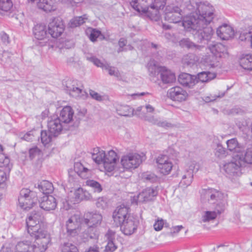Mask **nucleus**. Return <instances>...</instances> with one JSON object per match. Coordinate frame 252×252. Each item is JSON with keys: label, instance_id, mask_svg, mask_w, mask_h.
Masks as SVG:
<instances>
[{"label": "nucleus", "instance_id": "f257e3e1", "mask_svg": "<svg viewBox=\"0 0 252 252\" xmlns=\"http://www.w3.org/2000/svg\"><path fill=\"white\" fill-rule=\"evenodd\" d=\"M181 6L189 15L182 22L185 29L194 35L198 41L211 39L213 30L209 26L214 18V8L209 3L196 2L190 0H183Z\"/></svg>", "mask_w": 252, "mask_h": 252}, {"label": "nucleus", "instance_id": "f03ea898", "mask_svg": "<svg viewBox=\"0 0 252 252\" xmlns=\"http://www.w3.org/2000/svg\"><path fill=\"white\" fill-rule=\"evenodd\" d=\"M42 216L39 212H32L26 220L28 233L34 242L25 240L19 242L15 247V252H44L51 242L49 233L40 228Z\"/></svg>", "mask_w": 252, "mask_h": 252}, {"label": "nucleus", "instance_id": "7ed1b4c3", "mask_svg": "<svg viewBox=\"0 0 252 252\" xmlns=\"http://www.w3.org/2000/svg\"><path fill=\"white\" fill-rule=\"evenodd\" d=\"M147 67L151 81L157 82L161 79L164 84L173 82L175 79V74L164 66L157 65L154 60H151Z\"/></svg>", "mask_w": 252, "mask_h": 252}, {"label": "nucleus", "instance_id": "20e7f679", "mask_svg": "<svg viewBox=\"0 0 252 252\" xmlns=\"http://www.w3.org/2000/svg\"><path fill=\"white\" fill-rule=\"evenodd\" d=\"M102 219L101 215L96 212H88L84 215L82 223L87 226L81 237L84 242L89 239H95L97 237V233L95 227L100 224Z\"/></svg>", "mask_w": 252, "mask_h": 252}, {"label": "nucleus", "instance_id": "39448f33", "mask_svg": "<svg viewBox=\"0 0 252 252\" xmlns=\"http://www.w3.org/2000/svg\"><path fill=\"white\" fill-rule=\"evenodd\" d=\"M145 158V156L143 153H130L124 155L121 159L122 166L116 168V173H118V175L122 177L121 174L126 170L137 168Z\"/></svg>", "mask_w": 252, "mask_h": 252}, {"label": "nucleus", "instance_id": "423d86ee", "mask_svg": "<svg viewBox=\"0 0 252 252\" xmlns=\"http://www.w3.org/2000/svg\"><path fill=\"white\" fill-rule=\"evenodd\" d=\"M37 197L36 193L28 189L21 190L18 198L19 207L23 210H28L37 203Z\"/></svg>", "mask_w": 252, "mask_h": 252}, {"label": "nucleus", "instance_id": "0eeeda50", "mask_svg": "<svg viewBox=\"0 0 252 252\" xmlns=\"http://www.w3.org/2000/svg\"><path fill=\"white\" fill-rule=\"evenodd\" d=\"M65 90L70 96L77 99L84 98L87 94L83 84L77 80L69 79L66 81Z\"/></svg>", "mask_w": 252, "mask_h": 252}, {"label": "nucleus", "instance_id": "6e6552de", "mask_svg": "<svg viewBox=\"0 0 252 252\" xmlns=\"http://www.w3.org/2000/svg\"><path fill=\"white\" fill-rule=\"evenodd\" d=\"M241 166L242 160H238L235 156L230 162L223 165L222 170L224 171L226 177L232 181H235L242 175Z\"/></svg>", "mask_w": 252, "mask_h": 252}, {"label": "nucleus", "instance_id": "1a4fd4ad", "mask_svg": "<svg viewBox=\"0 0 252 252\" xmlns=\"http://www.w3.org/2000/svg\"><path fill=\"white\" fill-rule=\"evenodd\" d=\"M186 13L181 6L179 7L174 4L168 5L165 10L164 19L170 23H177L181 22L183 14Z\"/></svg>", "mask_w": 252, "mask_h": 252}, {"label": "nucleus", "instance_id": "9d476101", "mask_svg": "<svg viewBox=\"0 0 252 252\" xmlns=\"http://www.w3.org/2000/svg\"><path fill=\"white\" fill-rule=\"evenodd\" d=\"M118 159V155L113 150H110L108 152L107 154L105 153L103 166L108 172L113 171V174L115 176H118V173H116V164Z\"/></svg>", "mask_w": 252, "mask_h": 252}, {"label": "nucleus", "instance_id": "9b49d317", "mask_svg": "<svg viewBox=\"0 0 252 252\" xmlns=\"http://www.w3.org/2000/svg\"><path fill=\"white\" fill-rule=\"evenodd\" d=\"M166 0H152L149 5V18L152 20L158 21L160 18V10L163 9Z\"/></svg>", "mask_w": 252, "mask_h": 252}, {"label": "nucleus", "instance_id": "f8f14e48", "mask_svg": "<svg viewBox=\"0 0 252 252\" xmlns=\"http://www.w3.org/2000/svg\"><path fill=\"white\" fill-rule=\"evenodd\" d=\"M48 33L53 38H58L64 30V26L60 17L53 18L48 25Z\"/></svg>", "mask_w": 252, "mask_h": 252}, {"label": "nucleus", "instance_id": "ddd939ff", "mask_svg": "<svg viewBox=\"0 0 252 252\" xmlns=\"http://www.w3.org/2000/svg\"><path fill=\"white\" fill-rule=\"evenodd\" d=\"M129 217H130L129 214V208L124 205L117 207L113 213V220L117 226L121 225Z\"/></svg>", "mask_w": 252, "mask_h": 252}, {"label": "nucleus", "instance_id": "4468645a", "mask_svg": "<svg viewBox=\"0 0 252 252\" xmlns=\"http://www.w3.org/2000/svg\"><path fill=\"white\" fill-rule=\"evenodd\" d=\"M83 200V189L79 188L74 191L71 190L69 193L67 198L65 199V203L63 202V207L68 210L73 204H77Z\"/></svg>", "mask_w": 252, "mask_h": 252}, {"label": "nucleus", "instance_id": "2eb2a0df", "mask_svg": "<svg viewBox=\"0 0 252 252\" xmlns=\"http://www.w3.org/2000/svg\"><path fill=\"white\" fill-rule=\"evenodd\" d=\"M201 62L207 67L213 69L220 68L222 65L221 55L219 57L213 54L205 55L201 59Z\"/></svg>", "mask_w": 252, "mask_h": 252}, {"label": "nucleus", "instance_id": "dca6fc26", "mask_svg": "<svg viewBox=\"0 0 252 252\" xmlns=\"http://www.w3.org/2000/svg\"><path fill=\"white\" fill-rule=\"evenodd\" d=\"M156 162L158 169L161 174L166 175L171 172L173 164L166 156H158L157 158Z\"/></svg>", "mask_w": 252, "mask_h": 252}, {"label": "nucleus", "instance_id": "f3484780", "mask_svg": "<svg viewBox=\"0 0 252 252\" xmlns=\"http://www.w3.org/2000/svg\"><path fill=\"white\" fill-rule=\"evenodd\" d=\"M202 197L205 198L210 203L214 204L224 198H227V195L219 190L211 188L204 191Z\"/></svg>", "mask_w": 252, "mask_h": 252}, {"label": "nucleus", "instance_id": "a211bd4d", "mask_svg": "<svg viewBox=\"0 0 252 252\" xmlns=\"http://www.w3.org/2000/svg\"><path fill=\"white\" fill-rule=\"evenodd\" d=\"M168 96L173 100L182 102L185 101L188 97L187 91L179 86L169 89L167 92Z\"/></svg>", "mask_w": 252, "mask_h": 252}, {"label": "nucleus", "instance_id": "6ab92c4d", "mask_svg": "<svg viewBox=\"0 0 252 252\" xmlns=\"http://www.w3.org/2000/svg\"><path fill=\"white\" fill-rule=\"evenodd\" d=\"M82 222L79 215L72 216L66 222L67 232L68 235L75 236L79 231L80 223H82Z\"/></svg>", "mask_w": 252, "mask_h": 252}, {"label": "nucleus", "instance_id": "aec40b11", "mask_svg": "<svg viewBox=\"0 0 252 252\" xmlns=\"http://www.w3.org/2000/svg\"><path fill=\"white\" fill-rule=\"evenodd\" d=\"M47 126L48 132H50L55 137L58 136L63 128L66 129L65 125L62 123L60 119L58 118H52L49 120L48 122Z\"/></svg>", "mask_w": 252, "mask_h": 252}, {"label": "nucleus", "instance_id": "412c9836", "mask_svg": "<svg viewBox=\"0 0 252 252\" xmlns=\"http://www.w3.org/2000/svg\"><path fill=\"white\" fill-rule=\"evenodd\" d=\"M157 194L156 190L153 188H148L140 192L136 197H134L132 202H135L136 204L138 202H145L152 200Z\"/></svg>", "mask_w": 252, "mask_h": 252}, {"label": "nucleus", "instance_id": "4be33fe9", "mask_svg": "<svg viewBox=\"0 0 252 252\" xmlns=\"http://www.w3.org/2000/svg\"><path fill=\"white\" fill-rule=\"evenodd\" d=\"M40 207L45 211L54 210L57 207L56 198L52 195H45L41 198L39 202Z\"/></svg>", "mask_w": 252, "mask_h": 252}, {"label": "nucleus", "instance_id": "5701e85b", "mask_svg": "<svg viewBox=\"0 0 252 252\" xmlns=\"http://www.w3.org/2000/svg\"><path fill=\"white\" fill-rule=\"evenodd\" d=\"M217 34L222 40H228L233 37L234 31L230 26L223 24L217 29Z\"/></svg>", "mask_w": 252, "mask_h": 252}, {"label": "nucleus", "instance_id": "b1692460", "mask_svg": "<svg viewBox=\"0 0 252 252\" xmlns=\"http://www.w3.org/2000/svg\"><path fill=\"white\" fill-rule=\"evenodd\" d=\"M178 81L182 85L189 88H192L198 83L197 76L186 73H183L179 76Z\"/></svg>", "mask_w": 252, "mask_h": 252}, {"label": "nucleus", "instance_id": "393cba45", "mask_svg": "<svg viewBox=\"0 0 252 252\" xmlns=\"http://www.w3.org/2000/svg\"><path fill=\"white\" fill-rule=\"evenodd\" d=\"M121 229L126 235H131L137 228V223L131 217L128 218L121 225Z\"/></svg>", "mask_w": 252, "mask_h": 252}, {"label": "nucleus", "instance_id": "a878e982", "mask_svg": "<svg viewBox=\"0 0 252 252\" xmlns=\"http://www.w3.org/2000/svg\"><path fill=\"white\" fill-rule=\"evenodd\" d=\"M74 111L72 108L69 106H64L61 111L60 117L61 121L64 125L70 123L73 120Z\"/></svg>", "mask_w": 252, "mask_h": 252}, {"label": "nucleus", "instance_id": "bb28decb", "mask_svg": "<svg viewBox=\"0 0 252 252\" xmlns=\"http://www.w3.org/2000/svg\"><path fill=\"white\" fill-rule=\"evenodd\" d=\"M144 119L146 121L152 123V124L159 127L168 128L172 127L173 126V125L171 123H169L167 121L162 119L159 117H155L153 116L145 115L144 116Z\"/></svg>", "mask_w": 252, "mask_h": 252}, {"label": "nucleus", "instance_id": "cd10ccee", "mask_svg": "<svg viewBox=\"0 0 252 252\" xmlns=\"http://www.w3.org/2000/svg\"><path fill=\"white\" fill-rule=\"evenodd\" d=\"M130 3L135 10L145 13L149 17V5L147 0H131Z\"/></svg>", "mask_w": 252, "mask_h": 252}, {"label": "nucleus", "instance_id": "c85d7f7f", "mask_svg": "<svg viewBox=\"0 0 252 252\" xmlns=\"http://www.w3.org/2000/svg\"><path fill=\"white\" fill-rule=\"evenodd\" d=\"M179 175L181 178L179 185L181 187L187 188L192 182L193 174L190 171H188L185 169L181 172Z\"/></svg>", "mask_w": 252, "mask_h": 252}, {"label": "nucleus", "instance_id": "c756f323", "mask_svg": "<svg viewBox=\"0 0 252 252\" xmlns=\"http://www.w3.org/2000/svg\"><path fill=\"white\" fill-rule=\"evenodd\" d=\"M37 6L46 12H51L57 9L55 0H39Z\"/></svg>", "mask_w": 252, "mask_h": 252}, {"label": "nucleus", "instance_id": "7c9ffc66", "mask_svg": "<svg viewBox=\"0 0 252 252\" xmlns=\"http://www.w3.org/2000/svg\"><path fill=\"white\" fill-rule=\"evenodd\" d=\"M208 48L212 54L218 57L219 55H221V58L227 53L226 47L220 43L210 44Z\"/></svg>", "mask_w": 252, "mask_h": 252}, {"label": "nucleus", "instance_id": "2f4dec72", "mask_svg": "<svg viewBox=\"0 0 252 252\" xmlns=\"http://www.w3.org/2000/svg\"><path fill=\"white\" fill-rule=\"evenodd\" d=\"M33 33L37 39L43 40L47 34L46 26L42 24L36 25L33 28Z\"/></svg>", "mask_w": 252, "mask_h": 252}, {"label": "nucleus", "instance_id": "473e14b6", "mask_svg": "<svg viewBox=\"0 0 252 252\" xmlns=\"http://www.w3.org/2000/svg\"><path fill=\"white\" fill-rule=\"evenodd\" d=\"M74 168L75 172L82 178H87L90 174V171L80 162H75Z\"/></svg>", "mask_w": 252, "mask_h": 252}, {"label": "nucleus", "instance_id": "72a5a7b5", "mask_svg": "<svg viewBox=\"0 0 252 252\" xmlns=\"http://www.w3.org/2000/svg\"><path fill=\"white\" fill-rule=\"evenodd\" d=\"M179 45L182 48L193 49L195 51L202 50L205 47L202 45H196L189 38H183L179 41Z\"/></svg>", "mask_w": 252, "mask_h": 252}, {"label": "nucleus", "instance_id": "f704fd0d", "mask_svg": "<svg viewBox=\"0 0 252 252\" xmlns=\"http://www.w3.org/2000/svg\"><path fill=\"white\" fill-rule=\"evenodd\" d=\"M118 115L125 117H131L133 115V109L127 105L118 104L116 106Z\"/></svg>", "mask_w": 252, "mask_h": 252}, {"label": "nucleus", "instance_id": "c9c22d12", "mask_svg": "<svg viewBox=\"0 0 252 252\" xmlns=\"http://www.w3.org/2000/svg\"><path fill=\"white\" fill-rule=\"evenodd\" d=\"M105 155V152L103 150L96 147L93 149L92 158L94 161L98 164H103Z\"/></svg>", "mask_w": 252, "mask_h": 252}, {"label": "nucleus", "instance_id": "e433bc0d", "mask_svg": "<svg viewBox=\"0 0 252 252\" xmlns=\"http://www.w3.org/2000/svg\"><path fill=\"white\" fill-rule=\"evenodd\" d=\"M240 64L245 69L252 70V55H242L240 59Z\"/></svg>", "mask_w": 252, "mask_h": 252}, {"label": "nucleus", "instance_id": "4c0bfd02", "mask_svg": "<svg viewBox=\"0 0 252 252\" xmlns=\"http://www.w3.org/2000/svg\"><path fill=\"white\" fill-rule=\"evenodd\" d=\"M239 32H240L239 36L240 40L250 43L252 47V27H250L248 29L239 31Z\"/></svg>", "mask_w": 252, "mask_h": 252}, {"label": "nucleus", "instance_id": "58836bf2", "mask_svg": "<svg viewBox=\"0 0 252 252\" xmlns=\"http://www.w3.org/2000/svg\"><path fill=\"white\" fill-rule=\"evenodd\" d=\"M38 188L43 194H49L53 192L54 187L52 183L48 181H42L38 185Z\"/></svg>", "mask_w": 252, "mask_h": 252}, {"label": "nucleus", "instance_id": "ea45409f", "mask_svg": "<svg viewBox=\"0 0 252 252\" xmlns=\"http://www.w3.org/2000/svg\"><path fill=\"white\" fill-rule=\"evenodd\" d=\"M235 156L238 160H242V165L245 163L252 164V149H248L244 156L237 154Z\"/></svg>", "mask_w": 252, "mask_h": 252}, {"label": "nucleus", "instance_id": "a19ab883", "mask_svg": "<svg viewBox=\"0 0 252 252\" xmlns=\"http://www.w3.org/2000/svg\"><path fill=\"white\" fill-rule=\"evenodd\" d=\"M228 150L233 153H239L241 148L236 138H232L226 142Z\"/></svg>", "mask_w": 252, "mask_h": 252}, {"label": "nucleus", "instance_id": "79ce46f5", "mask_svg": "<svg viewBox=\"0 0 252 252\" xmlns=\"http://www.w3.org/2000/svg\"><path fill=\"white\" fill-rule=\"evenodd\" d=\"M216 77V74L210 72L203 71L198 74L197 79L198 82H207Z\"/></svg>", "mask_w": 252, "mask_h": 252}, {"label": "nucleus", "instance_id": "37998d69", "mask_svg": "<svg viewBox=\"0 0 252 252\" xmlns=\"http://www.w3.org/2000/svg\"><path fill=\"white\" fill-rule=\"evenodd\" d=\"M218 215L215 211H204L201 216V221L203 222H209L216 219Z\"/></svg>", "mask_w": 252, "mask_h": 252}, {"label": "nucleus", "instance_id": "c03bdc74", "mask_svg": "<svg viewBox=\"0 0 252 252\" xmlns=\"http://www.w3.org/2000/svg\"><path fill=\"white\" fill-rule=\"evenodd\" d=\"M198 60V58L194 54H188L183 56L182 62L184 64L191 66Z\"/></svg>", "mask_w": 252, "mask_h": 252}, {"label": "nucleus", "instance_id": "a18cd8bd", "mask_svg": "<svg viewBox=\"0 0 252 252\" xmlns=\"http://www.w3.org/2000/svg\"><path fill=\"white\" fill-rule=\"evenodd\" d=\"M87 19V17L85 15L83 16L75 17L70 20L69 26L72 28L77 27L85 23V20Z\"/></svg>", "mask_w": 252, "mask_h": 252}, {"label": "nucleus", "instance_id": "49530a36", "mask_svg": "<svg viewBox=\"0 0 252 252\" xmlns=\"http://www.w3.org/2000/svg\"><path fill=\"white\" fill-rule=\"evenodd\" d=\"M87 33L89 34V38L93 42L95 41L97 38H99L100 39L104 38L100 31L95 29H89L87 31Z\"/></svg>", "mask_w": 252, "mask_h": 252}, {"label": "nucleus", "instance_id": "de8ad7c7", "mask_svg": "<svg viewBox=\"0 0 252 252\" xmlns=\"http://www.w3.org/2000/svg\"><path fill=\"white\" fill-rule=\"evenodd\" d=\"M215 204H216L215 211H216V213L220 215L224 212L227 205V198H224Z\"/></svg>", "mask_w": 252, "mask_h": 252}, {"label": "nucleus", "instance_id": "09e8293b", "mask_svg": "<svg viewBox=\"0 0 252 252\" xmlns=\"http://www.w3.org/2000/svg\"><path fill=\"white\" fill-rule=\"evenodd\" d=\"M40 137L42 144L46 145L49 143L51 141L53 137H55V136L48 131L42 130L41 131Z\"/></svg>", "mask_w": 252, "mask_h": 252}, {"label": "nucleus", "instance_id": "8fccbe9b", "mask_svg": "<svg viewBox=\"0 0 252 252\" xmlns=\"http://www.w3.org/2000/svg\"><path fill=\"white\" fill-rule=\"evenodd\" d=\"M86 184L91 188L94 192H100L102 190L101 185L96 181L89 180L86 181Z\"/></svg>", "mask_w": 252, "mask_h": 252}, {"label": "nucleus", "instance_id": "3c124183", "mask_svg": "<svg viewBox=\"0 0 252 252\" xmlns=\"http://www.w3.org/2000/svg\"><path fill=\"white\" fill-rule=\"evenodd\" d=\"M13 3L11 0H0V10L9 11L12 8Z\"/></svg>", "mask_w": 252, "mask_h": 252}, {"label": "nucleus", "instance_id": "603ef678", "mask_svg": "<svg viewBox=\"0 0 252 252\" xmlns=\"http://www.w3.org/2000/svg\"><path fill=\"white\" fill-rule=\"evenodd\" d=\"M137 110L138 111L142 112L144 113V115L143 117L144 118V116L145 115L149 116L148 115V113H153L155 111V108L149 104H147L145 105L144 107L140 106L137 108Z\"/></svg>", "mask_w": 252, "mask_h": 252}, {"label": "nucleus", "instance_id": "864d4df0", "mask_svg": "<svg viewBox=\"0 0 252 252\" xmlns=\"http://www.w3.org/2000/svg\"><path fill=\"white\" fill-rule=\"evenodd\" d=\"M105 66L104 69L107 70L110 75L114 76L118 78L121 77V74L116 68L110 66L107 63H105Z\"/></svg>", "mask_w": 252, "mask_h": 252}, {"label": "nucleus", "instance_id": "5fc2aeb1", "mask_svg": "<svg viewBox=\"0 0 252 252\" xmlns=\"http://www.w3.org/2000/svg\"><path fill=\"white\" fill-rule=\"evenodd\" d=\"M62 252H79L77 248L70 243H64L62 248Z\"/></svg>", "mask_w": 252, "mask_h": 252}, {"label": "nucleus", "instance_id": "6e6d98bb", "mask_svg": "<svg viewBox=\"0 0 252 252\" xmlns=\"http://www.w3.org/2000/svg\"><path fill=\"white\" fill-rule=\"evenodd\" d=\"M87 60L92 62L94 65L97 67H100L104 69L105 67V63L101 62L99 59L94 56H87Z\"/></svg>", "mask_w": 252, "mask_h": 252}, {"label": "nucleus", "instance_id": "4d7b16f0", "mask_svg": "<svg viewBox=\"0 0 252 252\" xmlns=\"http://www.w3.org/2000/svg\"><path fill=\"white\" fill-rule=\"evenodd\" d=\"M77 180L75 178L73 175L71 174V172H69V177L67 181V183L65 184L66 188L70 189L72 188L77 184Z\"/></svg>", "mask_w": 252, "mask_h": 252}, {"label": "nucleus", "instance_id": "13d9d810", "mask_svg": "<svg viewBox=\"0 0 252 252\" xmlns=\"http://www.w3.org/2000/svg\"><path fill=\"white\" fill-rule=\"evenodd\" d=\"M215 155L219 158L224 157L226 155V151L225 148L220 144L217 145V147L216 149Z\"/></svg>", "mask_w": 252, "mask_h": 252}, {"label": "nucleus", "instance_id": "bf43d9fd", "mask_svg": "<svg viewBox=\"0 0 252 252\" xmlns=\"http://www.w3.org/2000/svg\"><path fill=\"white\" fill-rule=\"evenodd\" d=\"M142 178L144 180L150 182H154L157 180V176L152 173H145L143 175Z\"/></svg>", "mask_w": 252, "mask_h": 252}, {"label": "nucleus", "instance_id": "052dcab7", "mask_svg": "<svg viewBox=\"0 0 252 252\" xmlns=\"http://www.w3.org/2000/svg\"><path fill=\"white\" fill-rule=\"evenodd\" d=\"M96 207L98 208L104 209L107 206V199L104 197H99L96 202Z\"/></svg>", "mask_w": 252, "mask_h": 252}, {"label": "nucleus", "instance_id": "680f3d73", "mask_svg": "<svg viewBox=\"0 0 252 252\" xmlns=\"http://www.w3.org/2000/svg\"><path fill=\"white\" fill-rule=\"evenodd\" d=\"M185 169L190 171L193 174L194 170H196V171L198 170V165L195 161H191L188 163Z\"/></svg>", "mask_w": 252, "mask_h": 252}, {"label": "nucleus", "instance_id": "e2e57ef3", "mask_svg": "<svg viewBox=\"0 0 252 252\" xmlns=\"http://www.w3.org/2000/svg\"><path fill=\"white\" fill-rule=\"evenodd\" d=\"M117 248L113 241L109 240L108 241L107 245L105 247V252H113Z\"/></svg>", "mask_w": 252, "mask_h": 252}, {"label": "nucleus", "instance_id": "0e129e2a", "mask_svg": "<svg viewBox=\"0 0 252 252\" xmlns=\"http://www.w3.org/2000/svg\"><path fill=\"white\" fill-rule=\"evenodd\" d=\"M40 152V150L37 147L31 148L29 150V155L30 158L31 159L34 158L36 156L39 155Z\"/></svg>", "mask_w": 252, "mask_h": 252}, {"label": "nucleus", "instance_id": "69168bd1", "mask_svg": "<svg viewBox=\"0 0 252 252\" xmlns=\"http://www.w3.org/2000/svg\"><path fill=\"white\" fill-rule=\"evenodd\" d=\"M164 225L162 219H158L154 223V227L156 231H160L162 229Z\"/></svg>", "mask_w": 252, "mask_h": 252}, {"label": "nucleus", "instance_id": "338daca9", "mask_svg": "<svg viewBox=\"0 0 252 252\" xmlns=\"http://www.w3.org/2000/svg\"><path fill=\"white\" fill-rule=\"evenodd\" d=\"M90 94L93 98L95 99L96 100L101 101L103 100V96L94 91L90 90Z\"/></svg>", "mask_w": 252, "mask_h": 252}, {"label": "nucleus", "instance_id": "774afa93", "mask_svg": "<svg viewBox=\"0 0 252 252\" xmlns=\"http://www.w3.org/2000/svg\"><path fill=\"white\" fill-rule=\"evenodd\" d=\"M0 38L4 44L7 45L9 43V36L5 32H2L0 33Z\"/></svg>", "mask_w": 252, "mask_h": 252}]
</instances>
